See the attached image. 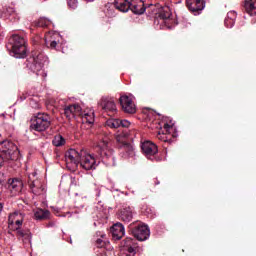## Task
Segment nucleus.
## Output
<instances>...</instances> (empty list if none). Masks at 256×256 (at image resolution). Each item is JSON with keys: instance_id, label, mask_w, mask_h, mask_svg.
I'll return each mask as SVG.
<instances>
[{"instance_id": "f257e3e1", "label": "nucleus", "mask_w": 256, "mask_h": 256, "mask_svg": "<svg viewBox=\"0 0 256 256\" xmlns=\"http://www.w3.org/2000/svg\"><path fill=\"white\" fill-rule=\"evenodd\" d=\"M66 167L69 171H77V167H82L86 171L95 169L96 161L95 157L89 154L86 150L77 151L70 149L65 154Z\"/></svg>"}, {"instance_id": "f03ea898", "label": "nucleus", "mask_w": 256, "mask_h": 256, "mask_svg": "<svg viewBox=\"0 0 256 256\" xmlns=\"http://www.w3.org/2000/svg\"><path fill=\"white\" fill-rule=\"evenodd\" d=\"M154 25L157 29H171V8L169 6L154 7L152 9Z\"/></svg>"}, {"instance_id": "7ed1b4c3", "label": "nucleus", "mask_w": 256, "mask_h": 256, "mask_svg": "<svg viewBox=\"0 0 256 256\" xmlns=\"http://www.w3.org/2000/svg\"><path fill=\"white\" fill-rule=\"evenodd\" d=\"M23 221H25V215L21 212H13L8 217V225L13 231H17L19 239L24 243H31V232L21 230L23 226Z\"/></svg>"}, {"instance_id": "20e7f679", "label": "nucleus", "mask_w": 256, "mask_h": 256, "mask_svg": "<svg viewBox=\"0 0 256 256\" xmlns=\"http://www.w3.org/2000/svg\"><path fill=\"white\" fill-rule=\"evenodd\" d=\"M19 159V149L17 145L10 141H2L0 143V167H3L4 163H11V161H17Z\"/></svg>"}, {"instance_id": "39448f33", "label": "nucleus", "mask_w": 256, "mask_h": 256, "mask_svg": "<svg viewBox=\"0 0 256 256\" xmlns=\"http://www.w3.org/2000/svg\"><path fill=\"white\" fill-rule=\"evenodd\" d=\"M9 45L12 53L17 59H24L27 55V45L25 38L15 34L9 39Z\"/></svg>"}, {"instance_id": "423d86ee", "label": "nucleus", "mask_w": 256, "mask_h": 256, "mask_svg": "<svg viewBox=\"0 0 256 256\" xmlns=\"http://www.w3.org/2000/svg\"><path fill=\"white\" fill-rule=\"evenodd\" d=\"M175 138H177V128L173 120H169V122L164 123L162 131L158 132L157 139L164 143H173Z\"/></svg>"}, {"instance_id": "0eeeda50", "label": "nucleus", "mask_w": 256, "mask_h": 256, "mask_svg": "<svg viewBox=\"0 0 256 256\" xmlns=\"http://www.w3.org/2000/svg\"><path fill=\"white\" fill-rule=\"evenodd\" d=\"M49 127H51V116L45 113H38L30 125L31 129L39 132L47 131Z\"/></svg>"}, {"instance_id": "6e6552de", "label": "nucleus", "mask_w": 256, "mask_h": 256, "mask_svg": "<svg viewBox=\"0 0 256 256\" xmlns=\"http://www.w3.org/2000/svg\"><path fill=\"white\" fill-rule=\"evenodd\" d=\"M95 149L101 157H111L113 148H111V140L107 136H99L95 144Z\"/></svg>"}, {"instance_id": "1a4fd4ad", "label": "nucleus", "mask_w": 256, "mask_h": 256, "mask_svg": "<svg viewBox=\"0 0 256 256\" xmlns=\"http://www.w3.org/2000/svg\"><path fill=\"white\" fill-rule=\"evenodd\" d=\"M119 103L122 107V111L124 113L133 114L137 112V106L135 105V102L133 101V97L128 95H122L119 98Z\"/></svg>"}, {"instance_id": "9d476101", "label": "nucleus", "mask_w": 256, "mask_h": 256, "mask_svg": "<svg viewBox=\"0 0 256 256\" xmlns=\"http://www.w3.org/2000/svg\"><path fill=\"white\" fill-rule=\"evenodd\" d=\"M132 234L138 241H147L151 235V232L149 231V227H147V225L140 224L132 230Z\"/></svg>"}, {"instance_id": "9b49d317", "label": "nucleus", "mask_w": 256, "mask_h": 256, "mask_svg": "<svg viewBox=\"0 0 256 256\" xmlns=\"http://www.w3.org/2000/svg\"><path fill=\"white\" fill-rule=\"evenodd\" d=\"M98 105H100L101 109L106 111V113L117 112V105L115 104V100L109 96L102 97Z\"/></svg>"}, {"instance_id": "f8f14e48", "label": "nucleus", "mask_w": 256, "mask_h": 256, "mask_svg": "<svg viewBox=\"0 0 256 256\" xmlns=\"http://www.w3.org/2000/svg\"><path fill=\"white\" fill-rule=\"evenodd\" d=\"M7 189L10 195H19V193H21V191L23 190V182L18 178L9 179Z\"/></svg>"}, {"instance_id": "ddd939ff", "label": "nucleus", "mask_w": 256, "mask_h": 256, "mask_svg": "<svg viewBox=\"0 0 256 256\" xmlns=\"http://www.w3.org/2000/svg\"><path fill=\"white\" fill-rule=\"evenodd\" d=\"M30 189L34 195H45L47 193V186L41 179L32 180Z\"/></svg>"}, {"instance_id": "4468645a", "label": "nucleus", "mask_w": 256, "mask_h": 256, "mask_svg": "<svg viewBox=\"0 0 256 256\" xmlns=\"http://www.w3.org/2000/svg\"><path fill=\"white\" fill-rule=\"evenodd\" d=\"M186 7L191 13H201L205 9V0H186Z\"/></svg>"}, {"instance_id": "2eb2a0df", "label": "nucleus", "mask_w": 256, "mask_h": 256, "mask_svg": "<svg viewBox=\"0 0 256 256\" xmlns=\"http://www.w3.org/2000/svg\"><path fill=\"white\" fill-rule=\"evenodd\" d=\"M141 149L144 155H146V157H153V155H157L159 151L157 149V145H155L151 141H144L141 145Z\"/></svg>"}, {"instance_id": "dca6fc26", "label": "nucleus", "mask_w": 256, "mask_h": 256, "mask_svg": "<svg viewBox=\"0 0 256 256\" xmlns=\"http://www.w3.org/2000/svg\"><path fill=\"white\" fill-rule=\"evenodd\" d=\"M81 112L82 110L79 104H72L64 109V114L68 119H73V117H80Z\"/></svg>"}, {"instance_id": "f3484780", "label": "nucleus", "mask_w": 256, "mask_h": 256, "mask_svg": "<svg viewBox=\"0 0 256 256\" xmlns=\"http://www.w3.org/2000/svg\"><path fill=\"white\" fill-rule=\"evenodd\" d=\"M60 38L61 36H59V33L48 32L45 35L46 46L49 47L50 49H55L57 47V43H59Z\"/></svg>"}, {"instance_id": "a211bd4d", "label": "nucleus", "mask_w": 256, "mask_h": 256, "mask_svg": "<svg viewBox=\"0 0 256 256\" xmlns=\"http://www.w3.org/2000/svg\"><path fill=\"white\" fill-rule=\"evenodd\" d=\"M130 11L135 15H143L145 13V3L142 0H131Z\"/></svg>"}, {"instance_id": "6ab92c4d", "label": "nucleus", "mask_w": 256, "mask_h": 256, "mask_svg": "<svg viewBox=\"0 0 256 256\" xmlns=\"http://www.w3.org/2000/svg\"><path fill=\"white\" fill-rule=\"evenodd\" d=\"M111 233L113 239L119 241V239L125 237V227L121 223H116L111 227Z\"/></svg>"}, {"instance_id": "aec40b11", "label": "nucleus", "mask_w": 256, "mask_h": 256, "mask_svg": "<svg viewBox=\"0 0 256 256\" xmlns=\"http://www.w3.org/2000/svg\"><path fill=\"white\" fill-rule=\"evenodd\" d=\"M33 61L34 71H41L45 66V63H47V57L39 53L33 57Z\"/></svg>"}, {"instance_id": "412c9836", "label": "nucleus", "mask_w": 256, "mask_h": 256, "mask_svg": "<svg viewBox=\"0 0 256 256\" xmlns=\"http://www.w3.org/2000/svg\"><path fill=\"white\" fill-rule=\"evenodd\" d=\"M2 17H4V19H10V21H13V23L19 21L20 19L19 13H17L15 9L11 7L5 9Z\"/></svg>"}, {"instance_id": "4be33fe9", "label": "nucleus", "mask_w": 256, "mask_h": 256, "mask_svg": "<svg viewBox=\"0 0 256 256\" xmlns=\"http://www.w3.org/2000/svg\"><path fill=\"white\" fill-rule=\"evenodd\" d=\"M80 117H82V123H88V125L95 123V113L93 110H84L81 112Z\"/></svg>"}, {"instance_id": "5701e85b", "label": "nucleus", "mask_w": 256, "mask_h": 256, "mask_svg": "<svg viewBox=\"0 0 256 256\" xmlns=\"http://www.w3.org/2000/svg\"><path fill=\"white\" fill-rule=\"evenodd\" d=\"M119 217L121 221L129 223V221H132L133 219V209H131V207L123 208L122 210H120Z\"/></svg>"}, {"instance_id": "b1692460", "label": "nucleus", "mask_w": 256, "mask_h": 256, "mask_svg": "<svg viewBox=\"0 0 256 256\" xmlns=\"http://www.w3.org/2000/svg\"><path fill=\"white\" fill-rule=\"evenodd\" d=\"M114 6L122 13H127L129 9L131 10V2L127 0H115Z\"/></svg>"}, {"instance_id": "393cba45", "label": "nucleus", "mask_w": 256, "mask_h": 256, "mask_svg": "<svg viewBox=\"0 0 256 256\" xmlns=\"http://www.w3.org/2000/svg\"><path fill=\"white\" fill-rule=\"evenodd\" d=\"M237 19V12L230 11L227 13V17L224 20V24L226 27L231 28L235 25V20Z\"/></svg>"}, {"instance_id": "a878e982", "label": "nucleus", "mask_w": 256, "mask_h": 256, "mask_svg": "<svg viewBox=\"0 0 256 256\" xmlns=\"http://www.w3.org/2000/svg\"><path fill=\"white\" fill-rule=\"evenodd\" d=\"M49 211L48 210H43V209H38L34 212V217L37 221H41L43 219H49Z\"/></svg>"}, {"instance_id": "bb28decb", "label": "nucleus", "mask_w": 256, "mask_h": 256, "mask_svg": "<svg viewBox=\"0 0 256 256\" xmlns=\"http://www.w3.org/2000/svg\"><path fill=\"white\" fill-rule=\"evenodd\" d=\"M106 125L107 127H110V129H119V127H121V120L111 118L106 121Z\"/></svg>"}, {"instance_id": "cd10ccee", "label": "nucleus", "mask_w": 256, "mask_h": 256, "mask_svg": "<svg viewBox=\"0 0 256 256\" xmlns=\"http://www.w3.org/2000/svg\"><path fill=\"white\" fill-rule=\"evenodd\" d=\"M36 27H49L51 25V21L45 17H41L35 23Z\"/></svg>"}, {"instance_id": "c85d7f7f", "label": "nucleus", "mask_w": 256, "mask_h": 256, "mask_svg": "<svg viewBox=\"0 0 256 256\" xmlns=\"http://www.w3.org/2000/svg\"><path fill=\"white\" fill-rule=\"evenodd\" d=\"M244 7L248 11H253L256 9V0H245Z\"/></svg>"}, {"instance_id": "c756f323", "label": "nucleus", "mask_w": 256, "mask_h": 256, "mask_svg": "<svg viewBox=\"0 0 256 256\" xmlns=\"http://www.w3.org/2000/svg\"><path fill=\"white\" fill-rule=\"evenodd\" d=\"M52 143L55 147H61L65 143V138L61 135L55 136Z\"/></svg>"}, {"instance_id": "7c9ffc66", "label": "nucleus", "mask_w": 256, "mask_h": 256, "mask_svg": "<svg viewBox=\"0 0 256 256\" xmlns=\"http://www.w3.org/2000/svg\"><path fill=\"white\" fill-rule=\"evenodd\" d=\"M125 245H126V247H128V253H130V255H135V248L132 247L133 239L127 238L126 242H125Z\"/></svg>"}, {"instance_id": "2f4dec72", "label": "nucleus", "mask_w": 256, "mask_h": 256, "mask_svg": "<svg viewBox=\"0 0 256 256\" xmlns=\"http://www.w3.org/2000/svg\"><path fill=\"white\" fill-rule=\"evenodd\" d=\"M67 3L70 9H77V5H78L77 0H67Z\"/></svg>"}, {"instance_id": "473e14b6", "label": "nucleus", "mask_w": 256, "mask_h": 256, "mask_svg": "<svg viewBox=\"0 0 256 256\" xmlns=\"http://www.w3.org/2000/svg\"><path fill=\"white\" fill-rule=\"evenodd\" d=\"M131 126V122H129V120H120V127H130Z\"/></svg>"}, {"instance_id": "72a5a7b5", "label": "nucleus", "mask_w": 256, "mask_h": 256, "mask_svg": "<svg viewBox=\"0 0 256 256\" xmlns=\"http://www.w3.org/2000/svg\"><path fill=\"white\" fill-rule=\"evenodd\" d=\"M116 141H118V143H125V137H123L121 134H118L116 136Z\"/></svg>"}, {"instance_id": "f704fd0d", "label": "nucleus", "mask_w": 256, "mask_h": 256, "mask_svg": "<svg viewBox=\"0 0 256 256\" xmlns=\"http://www.w3.org/2000/svg\"><path fill=\"white\" fill-rule=\"evenodd\" d=\"M33 177H37V172H32L31 174L28 175V178H29V182L30 183H33Z\"/></svg>"}, {"instance_id": "c9c22d12", "label": "nucleus", "mask_w": 256, "mask_h": 256, "mask_svg": "<svg viewBox=\"0 0 256 256\" xmlns=\"http://www.w3.org/2000/svg\"><path fill=\"white\" fill-rule=\"evenodd\" d=\"M27 93L26 94H22L21 96H20V99H21V101H25V99H27Z\"/></svg>"}, {"instance_id": "e433bc0d", "label": "nucleus", "mask_w": 256, "mask_h": 256, "mask_svg": "<svg viewBox=\"0 0 256 256\" xmlns=\"http://www.w3.org/2000/svg\"><path fill=\"white\" fill-rule=\"evenodd\" d=\"M1 211H3V204L2 203H0V213H1Z\"/></svg>"}, {"instance_id": "4c0bfd02", "label": "nucleus", "mask_w": 256, "mask_h": 256, "mask_svg": "<svg viewBox=\"0 0 256 256\" xmlns=\"http://www.w3.org/2000/svg\"><path fill=\"white\" fill-rule=\"evenodd\" d=\"M87 3H91V1H95V0H85Z\"/></svg>"}, {"instance_id": "58836bf2", "label": "nucleus", "mask_w": 256, "mask_h": 256, "mask_svg": "<svg viewBox=\"0 0 256 256\" xmlns=\"http://www.w3.org/2000/svg\"><path fill=\"white\" fill-rule=\"evenodd\" d=\"M155 185H159V181L156 180V181H155Z\"/></svg>"}]
</instances>
